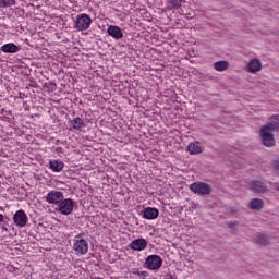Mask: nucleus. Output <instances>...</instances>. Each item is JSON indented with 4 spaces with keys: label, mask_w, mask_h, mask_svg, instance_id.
Returning a JSON list of instances; mask_svg holds the SVG:
<instances>
[{
    "label": "nucleus",
    "mask_w": 279,
    "mask_h": 279,
    "mask_svg": "<svg viewBox=\"0 0 279 279\" xmlns=\"http://www.w3.org/2000/svg\"><path fill=\"white\" fill-rule=\"evenodd\" d=\"M72 250L76 256H86L88 254V241L82 238V234H77L73 239Z\"/></svg>",
    "instance_id": "nucleus-1"
},
{
    "label": "nucleus",
    "mask_w": 279,
    "mask_h": 279,
    "mask_svg": "<svg viewBox=\"0 0 279 279\" xmlns=\"http://www.w3.org/2000/svg\"><path fill=\"white\" fill-rule=\"evenodd\" d=\"M182 1H184V0L177 1L175 5H180V3H182Z\"/></svg>",
    "instance_id": "nucleus-28"
},
{
    "label": "nucleus",
    "mask_w": 279,
    "mask_h": 279,
    "mask_svg": "<svg viewBox=\"0 0 279 279\" xmlns=\"http://www.w3.org/2000/svg\"><path fill=\"white\" fill-rule=\"evenodd\" d=\"M48 168L53 171V173H60L64 169V162L60 159L49 160Z\"/></svg>",
    "instance_id": "nucleus-13"
},
{
    "label": "nucleus",
    "mask_w": 279,
    "mask_h": 279,
    "mask_svg": "<svg viewBox=\"0 0 279 279\" xmlns=\"http://www.w3.org/2000/svg\"><path fill=\"white\" fill-rule=\"evenodd\" d=\"M187 151H190L192 156L202 154L203 151L202 144H199V142L190 143L187 146Z\"/></svg>",
    "instance_id": "nucleus-19"
},
{
    "label": "nucleus",
    "mask_w": 279,
    "mask_h": 279,
    "mask_svg": "<svg viewBox=\"0 0 279 279\" xmlns=\"http://www.w3.org/2000/svg\"><path fill=\"white\" fill-rule=\"evenodd\" d=\"M4 219H5V216H3V214H0V223H3Z\"/></svg>",
    "instance_id": "nucleus-26"
},
{
    "label": "nucleus",
    "mask_w": 279,
    "mask_h": 279,
    "mask_svg": "<svg viewBox=\"0 0 279 279\" xmlns=\"http://www.w3.org/2000/svg\"><path fill=\"white\" fill-rule=\"evenodd\" d=\"M274 132L275 131H271V126H267V124L260 128L259 136L265 147L276 146V138L274 137Z\"/></svg>",
    "instance_id": "nucleus-3"
},
{
    "label": "nucleus",
    "mask_w": 279,
    "mask_h": 279,
    "mask_svg": "<svg viewBox=\"0 0 279 279\" xmlns=\"http://www.w3.org/2000/svg\"><path fill=\"white\" fill-rule=\"evenodd\" d=\"M254 241L257 245L266 247L269 244V235L267 233H257L254 238Z\"/></svg>",
    "instance_id": "nucleus-17"
},
{
    "label": "nucleus",
    "mask_w": 279,
    "mask_h": 279,
    "mask_svg": "<svg viewBox=\"0 0 279 279\" xmlns=\"http://www.w3.org/2000/svg\"><path fill=\"white\" fill-rule=\"evenodd\" d=\"M190 191L196 195H210V185L205 182H194L190 185Z\"/></svg>",
    "instance_id": "nucleus-5"
},
{
    "label": "nucleus",
    "mask_w": 279,
    "mask_h": 279,
    "mask_svg": "<svg viewBox=\"0 0 279 279\" xmlns=\"http://www.w3.org/2000/svg\"><path fill=\"white\" fill-rule=\"evenodd\" d=\"M263 69V63L258 59H253L247 65L248 73H258Z\"/></svg>",
    "instance_id": "nucleus-16"
},
{
    "label": "nucleus",
    "mask_w": 279,
    "mask_h": 279,
    "mask_svg": "<svg viewBox=\"0 0 279 279\" xmlns=\"http://www.w3.org/2000/svg\"><path fill=\"white\" fill-rule=\"evenodd\" d=\"M16 5V0H0V8H12Z\"/></svg>",
    "instance_id": "nucleus-22"
},
{
    "label": "nucleus",
    "mask_w": 279,
    "mask_h": 279,
    "mask_svg": "<svg viewBox=\"0 0 279 279\" xmlns=\"http://www.w3.org/2000/svg\"><path fill=\"white\" fill-rule=\"evenodd\" d=\"M13 221L17 228H25L29 219L27 218V214L23 209H20L15 213Z\"/></svg>",
    "instance_id": "nucleus-8"
},
{
    "label": "nucleus",
    "mask_w": 279,
    "mask_h": 279,
    "mask_svg": "<svg viewBox=\"0 0 279 279\" xmlns=\"http://www.w3.org/2000/svg\"><path fill=\"white\" fill-rule=\"evenodd\" d=\"M277 35L279 36V31L277 32Z\"/></svg>",
    "instance_id": "nucleus-30"
},
{
    "label": "nucleus",
    "mask_w": 279,
    "mask_h": 279,
    "mask_svg": "<svg viewBox=\"0 0 279 279\" xmlns=\"http://www.w3.org/2000/svg\"><path fill=\"white\" fill-rule=\"evenodd\" d=\"M64 199V194L58 190H52L46 195V202L48 204H53L59 206V204Z\"/></svg>",
    "instance_id": "nucleus-7"
},
{
    "label": "nucleus",
    "mask_w": 279,
    "mask_h": 279,
    "mask_svg": "<svg viewBox=\"0 0 279 279\" xmlns=\"http://www.w3.org/2000/svg\"><path fill=\"white\" fill-rule=\"evenodd\" d=\"M133 274L135 275V276H138L140 278H143V279H145V278H147V276H149V272H147L146 270H135V271H133Z\"/></svg>",
    "instance_id": "nucleus-24"
},
{
    "label": "nucleus",
    "mask_w": 279,
    "mask_h": 279,
    "mask_svg": "<svg viewBox=\"0 0 279 279\" xmlns=\"http://www.w3.org/2000/svg\"><path fill=\"white\" fill-rule=\"evenodd\" d=\"M130 250H133L134 252H143V250H147V240L141 238L133 240L129 244Z\"/></svg>",
    "instance_id": "nucleus-9"
},
{
    "label": "nucleus",
    "mask_w": 279,
    "mask_h": 279,
    "mask_svg": "<svg viewBox=\"0 0 279 279\" xmlns=\"http://www.w3.org/2000/svg\"><path fill=\"white\" fill-rule=\"evenodd\" d=\"M95 279H104V278H95Z\"/></svg>",
    "instance_id": "nucleus-29"
},
{
    "label": "nucleus",
    "mask_w": 279,
    "mask_h": 279,
    "mask_svg": "<svg viewBox=\"0 0 279 279\" xmlns=\"http://www.w3.org/2000/svg\"><path fill=\"white\" fill-rule=\"evenodd\" d=\"M275 171H278L279 172V160L275 161Z\"/></svg>",
    "instance_id": "nucleus-25"
},
{
    "label": "nucleus",
    "mask_w": 279,
    "mask_h": 279,
    "mask_svg": "<svg viewBox=\"0 0 279 279\" xmlns=\"http://www.w3.org/2000/svg\"><path fill=\"white\" fill-rule=\"evenodd\" d=\"M248 208H251V210H257L260 213V210L265 208V202L260 198H252Z\"/></svg>",
    "instance_id": "nucleus-15"
},
{
    "label": "nucleus",
    "mask_w": 279,
    "mask_h": 279,
    "mask_svg": "<svg viewBox=\"0 0 279 279\" xmlns=\"http://www.w3.org/2000/svg\"><path fill=\"white\" fill-rule=\"evenodd\" d=\"M73 208H75V202L71 198H63L58 205V213L61 215H71L73 213Z\"/></svg>",
    "instance_id": "nucleus-6"
},
{
    "label": "nucleus",
    "mask_w": 279,
    "mask_h": 279,
    "mask_svg": "<svg viewBox=\"0 0 279 279\" xmlns=\"http://www.w3.org/2000/svg\"><path fill=\"white\" fill-rule=\"evenodd\" d=\"M107 34L108 36H111V38H114V40H121V38H123V31L116 25H110L107 28Z\"/></svg>",
    "instance_id": "nucleus-12"
},
{
    "label": "nucleus",
    "mask_w": 279,
    "mask_h": 279,
    "mask_svg": "<svg viewBox=\"0 0 279 279\" xmlns=\"http://www.w3.org/2000/svg\"><path fill=\"white\" fill-rule=\"evenodd\" d=\"M226 226L229 227L233 232L239 230V221H227Z\"/></svg>",
    "instance_id": "nucleus-23"
},
{
    "label": "nucleus",
    "mask_w": 279,
    "mask_h": 279,
    "mask_svg": "<svg viewBox=\"0 0 279 279\" xmlns=\"http://www.w3.org/2000/svg\"><path fill=\"white\" fill-rule=\"evenodd\" d=\"M160 211L156 207H147L144 209L142 217L147 219L148 221H154V219H158Z\"/></svg>",
    "instance_id": "nucleus-10"
},
{
    "label": "nucleus",
    "mask_w": 279,
    "mask_h": 279,
    "mask_svg": "<svg viewBox=\"0 0 279 279\" xmlns=\"http://www.w3.org/2000/svg\"><path fill=\"white\" fill-rule=\"evenodd\" d=\"M269 121L266 125L271 129V131L277 132L279 130V114H272L269 118Z\"/></svg>",
    "instance_id": "nucleus-20"
},
{
    "label": "nucleus",
    "mask_w": 279,
    "mask_h": 279,
    "mask_svg": "<svg viewBox=\"0 0 279 279\" xmlns=\"http://www.w3.org/2000/svg\"><path fill=\"white\" fill-rule=\"evenodd\" d=\"M214 69L216 71H228V69H230V62L228 61H217L214 63Z\"/></svg>",
    "instance_id": "nucleus-21"
},
{
    "label": "nucleus",
    "mask_w": 279,
    "mask_h": 279,
    "mask_svg": "<svg viewBox=\"0 0 279 279\" xmlns=\"http://www.w3.org/2000/svg\"><path fill=\"white\" fill-rule=\"evenodd\" d=\"M275 189H276V191H278V193H279V183H275Z\"/></svg>",
    "instance_id": "nucleus-27"
},
{
    "label": "nucleus",
    "mask_w": 279,
    "mask_h": 279,
    "mask_svg": "<svg viewBox=\"0 0 279 279\" xmlns=\"http://www.w3.org/2000/svg\"><path fill=\"white\" fill-rule=\"evenodd\" d=\"M144 266L150 271H158L162 267V257L159 255H149L146 257Z\"/></svg>",
    "instance_id": "nucleus-4"
},
{
    "label": "nucleus",
    "mask_w": 279,
    "mask_h": 279,
    "mask_svg": "<svg viewBox=\"0 0 279 279\" xmlns=\"http://www.w3.org/2000/svg\"><path fill=\"white\" fill-rule=\"evenodd\" d=\"M90 25H93V19H90V15L81 13L76 15L73 27L76 32H86V29L90 28Z\"/></svg>",
    "instance_id": "nucleus-2"
},
{
    "label": "nucleus",
    "mask_w": 279,
    "mask_h": 279,
    "mask_svg": "<svg viewBox=\"0 0 279 279\" xmlns=\"http://www.w3.org/2000/svg\"><path fill=\"white\" fill-rule=\"evenodd\" d=\"M250 186H251V191L253 193L263 194V193H267V191H268L267 184H265V182L259 181V180L253 181L250 184Z\"/></svg>",
    "instance_id": "nucleus-11"
},
{
    "label": "nucleus",
    "mask_w": 279,
    "mask_h": 279,
    "mask_svg": "<svg viewBox=\"0 0 279 279\" xmlns=\"http://www.w3.org/2000/svg\"><path fill=\"white\" fill-rule=\"evenodd\" d=\"M0 51H2V53H19V51H21V48H19V46H16V44L14 43H9L2 45L0 47Z\"/></svg>",
    "instance_id": "nucleus-14"
},
{
    "label": "nucleus",
    "mask_w": 279,
    "mask_h": 279,
    "mask_svg": "<svg viewBox=\"0 0 279 279\" xmlns=\"http://www.w3.org/2000/svg\"><path fill=\"white\" fill-rule=\"evenodd\" d=\"M70 123L72 125V130H76V132H82V130L86 128V123H84V120L80 117L74 118Z\"/></svg>",
    "instance_id": "nucleus-18"
}]
</instances>
